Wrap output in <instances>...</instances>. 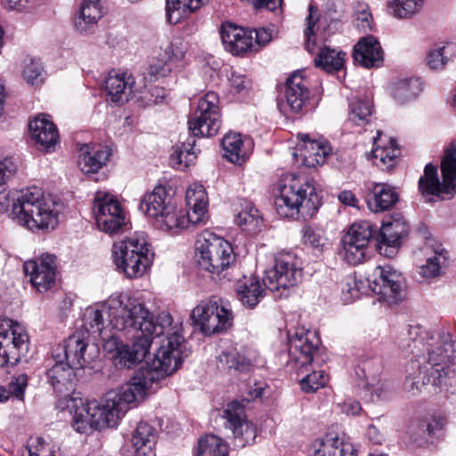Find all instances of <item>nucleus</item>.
I'll return each mask as SVG.
<instances>
[{
	"label": "nucleus",
	"instance_id": "f257e3e1",
	"mask_svg": "<svg viewBox=\"0 0 456 456\" xmlns=\"http://www.w3.org/2000/svg\"><path fill=\"white\" fill-rule=\"evenodd\" d=\"M161 371L154 369L138 371L131 381L122 387L118 392L110 391L101 402H73L75 408L72 426L78 433H86L89 429H102L116 427L118 420L128 410V404L142 398L146 391L159 378Z\"/></svg>",
	"mask_w": 456,
	"mask_h": 456
},
{
	"label": "nucleus",
	"instance_id": "f03ea898",
	"mask_svg": "<svg viewBox=\"0 0 456 456\" xmlns=\"http://www.w3.org/2000/svg\"><path fill=\"white\" fill-rule=\"evenodd\" d=\"M408 333L412 341V345L409 344L411 353L421 352L422 347H427L428 357L423 365L418 362H411L405 389L416 395L428 384L434 387L446 385L456 373V350L451 334L442 331L435 338L420 326H411Z\"/></svg>",
	"mask_w": 456,
	"mask_h": 456
},
{
	"label": "nucleus",
	"instance_id": "7ed1b4c3",
	"mask_svg": "<svg viewBox=\"0 0 456 456\" xmlns=\"http://www.w3.org/2000/svg\"><path fill=\"white\" fill-rule=\"evenodd\" d=\"M135 330L146 332L151 338L166 335L152 362L154 369L161 371L162 375H171L182 365V347L184 338L182 334V322H175L168 312H161L155 318L146 309V314L139 319Z\"/></svg>",
	"mask_w": 456,
	"mask_h": 456
},
{
	"label": "nucleus",
	"instance_id": "20e7f679",
	"mask_svg": "<svg viewBox=\"0 0 456 456\" xmlns=\"http://www.w3.org/2000/svg\"><path fill=\"white\" fill-rule=\"evenodd\" d=\"M278 187L279 195L274 200V205L281 217H312L322 204L314 180L305 175L286 174L279 181Z\"/></svg>",
	"mask_w": 456,
	"mask_h": 456
},
{
	"label": "nucleus",
	"instance_id": "39448f33",
	"mask_svg": "<svg viewBox=\"0 0 456 456\" xmlns=\"http://www.w3.org/2000/svg\"><path fill=\"white\" fill-rule=\"evenodd\" d=\"M10 216L30 231H50L58 224L56 203L38 187L28 188L12 203Z\"/></svg>",
	"mask_w": 456,
	"mask_h": 456
},
{
	"label": "nucleus",
	"instance_id": "423d86ee",
	"mask_svg": "<svg viewBox=\"0 0 456 456\" xmlns=\"http://www.w3.org/2000/svg\"><path fill=\"white\" fill-rule=\"evenodd\" d=\"M113 262L127 278L142 277L152 265L154 252L143 234L134 235L112 247Z\"/></svg>",
	"mask_w": 456,
	"mask_h": 456
},
{
	"label": "nucleus",
	"instance_id": "0eeeda50",
	"mask_svg": "<svg viewBox=\"0 0 456 456\" xmlns=\"http://www.w3.org/2000/svg\"><path fill=\"white\" fill-rule=\"evenodd\" d=\"M140 209L153 218L161 229L176 233L186 226L185 215L173 203L166 187L156 186L142 199Z\"/></svg>",
	"mask_w": 456,
	"mask_h": 456
},
{
	"label": "nucleus",
	"instance_id": "6e6552de",
	"mask_svg": "<svg viewBox=\"0 0 456 456\" xmlns=\"http://www.w3.org/2000/svg\"><path fill=\"white\" fill-rule=\"evenodd\" d=\"M195 256L200 270L217 275L235 259L231 243L209 232L198 238Z\"/></svg>",
	"mask_w": 456,
	"mask_h": 456
},
{
	"label": "nucleus",
	"instance_id": "1a4fd4ad",
	"mask_svg": "<svg viewBox=\"0 0 456 456\" xmlns=\"http://www.w3.org/2000/svg\"><path fill=\"white\" fill-rule=\"evenodd\" d=\"M191 316L208 336L226 331L232 326L234 318L230 303L222 298L202 301L194 307Z\"/></svg>",
	"mask_w": 456,
	"mask_h": 456
},
{
	"label": "nucleus",
	"instance_id": "9d476101",
	"mask_svg": "<svg viewBox=\"0 0 456 456\" xmlns=\"http://www.w3.org/2000/svg\"><path fill=\"white\" fill-rule=\"evenodd\" d=\"M303 270L299 259L293 254H280L275 258L274 266L265 273L264 285L271 291L284 292L296 287L302 280Z\"/></svg>",
	"mask_w": 456,
	"mask_h": 456
},
{
	"label": "nucleus",
	"instance_id": "9b49d317",
	"mask_svg": "<svg viewBox=\"0 0 456 456\" xmlns=\"http://www.w3.org/2000/svg\"><path fill=\"white\" fill-rule=\"evenodd\" d=\"M220 126L219 97L211 91L200 100L196 111L188 120V128L194 137H211L218 133Z\"/></svg>",
	"mask_w": 456,
	"mask_h": 456
},
{
	"label": "nucleus",
	"instance_id": "f8f14e48",
	"mask_svg": "<svg viewBox=\"0 0 456 456\" xmlns=\"http://www.w3.org/2000/svg\"><path fill=\"white\" fill-rule=\"evenodd\" d=\"M403 276L390 265L376 266L369 285L378 296V300L387 305H393L403 298Z\"/></svg>",
	"mask_w": 456,
	"mask_h": 456
},
{
	"label": "nucleus",
	"instance_id": "ddd939ff",
	"mask_svg": "<svg viewBox=\"0 0 456 456\" xmlns=\"http://www.w3.org/2000/svg\"><path fill=\"white\" fill-rule=\"evenodd\" d=\"M94 211L96 224L102 232L112 234L126 224V215L117 198L104 191H97Z\"/></svg>",
	"mask_w": 456,
	"mask_h": 456
},
{
	"label": "nucleus",
	"instance_id": "4468645a",
	"mask_svg": "<svg viewBox=\"0 0 456 456\" xmlns=\"http://www.w3.org/2000/svg\"><path fill=\"white\" fill-rule=\"evenodd\" d=\"M110 316L118 330L134 329L142 314H146L143 304L133 298H126L122 295H112L107 300Z\"/></svg>",
	"mask_w": 456,
	"mask_h": 456
},
{
	"label": "nucleus",
	"instance_id": "2eb2a0df",
	"mask_svg": "<svg viewBox=\"0 0 456 456\" xmlns=\"http://www.w3.org/2000/svg\"><path fill=\"white\" fill-rule=\"evenodd\" d=\"M320 339L315 332L298 329L289 338V362L301 369L310 365L319 348Z\"/></svg>",
	"mask_w": 456,
	"mask_h": 456
},
{
	"label": "nucleus",
	"instance_id": "dca6fc26",
	"mask_svg": "<svg viewBox=\"0 0 456 456\" xmlns=\"http://www.w3.org/2000/svg\"><path fill=\"white\" fill-rule=\"evenodd\" d=\"M409 232V224L401 215L392 216L384 222L380 228L378 227L377 240L379 253L389 258L395 256L408 237Z\"/></svg>",
	"mask_w": 456,
	"mask_h": 456
},
{
	"label": "nucleus",
	"instance_id": "f3484780",
	"mask_svg": "<svg viewBox=\"0 0 456 456\" xmlns=\"http://www.w3.org/2000/svg\"><path fill=\"white\" fill-rule=\"evenodd\" d=\"M223 418L226 419L225 428L232 432L238 446L244 447L255 442L256 428L246 419L245 409L241 403L236 401L228 403L224 410Z\"/></svg>",
	"mask_w": 456,
	"mask_h": 456
},
{
	"label": "nucleus",
	"instance_id": "a211bd4d",
	"mask_svg": "<svg viewBox=\"0 0 456 456\" xmlns=\"http://www.w3.org/2000/svg\"><path fill=\"white\" fill-rule=\"evenodd\" d=\"M23 268L39 292L47 291L55 282L57 265L54 255L45 254L37 260L26 261Z\"/></svg>",
	"mask_w": 456,
	"mask_h": 456
},
{
	"label": "nucleus",
	"instance_id": "6ab92c4d",
	"mask_svg": "<svg viewBox=\"0 0 456 456\" xmlns=\"http://www.w3.org/2000/svg\"><path fill=\"white\" fill-rule=\"evenodd\" d=\"M284 96L288 107L293 113L303 114L314 108L311 105L308 83L299 71L294 72L287 78Z\"/></svg>",
	"mask_w": 456,
	"mask_h": 456
},
{
	"label": "nucleus",
	"instance_id": "aec40b11",
	"mask_svg": "<svg viewBox=\"0 0 456 456\" xmlns=\"http://www.w3.org/2000/svg\"><path fill=\"white\" fill-rule=\"evenodd\" d=\"M28 341L27 333L18 324L0 333V366L17 363L28 349Z\"/></svg>",
	"mask_w": 456,
	"mask_h": 456
},
{
	"label": "nucleus",
	"instance_id": "412c9836",
	"mask_svg": "<svg viewBox=\"0 0 456 456\" xmlns=\"http://www.w3.org/2000/svg\"><path fill=\"white\" fill-rule=\"evenodd\" d=\"M31 137L37 148L43 151H53L59 142L56 126L49 118L41 114L28 124Z\"/></svg>",
	"mask_w": 456,
	"mask_h": 456
},
{
	"label": "nucleus",
	"instance_id": "4be33fe9",
	"mask_svg": "<svg viewBox=\"0 0 456 456\" xmlns=\"http://www.w3.org/2000/svg\"><path fill=\"white\" fill-rule=\"evenodd\" d=\"M89 331L78 330L70 335L61 347L66 362L73 368L82 369L89 362L90 357L86 355L88 347Z\"/></svg>",
	"mask_w": 456,
	"mask_h": 456
},
{
	"label": "nucleus",
	"instance_id": "5701e85b",
	"mask_svg": "<svg viewBox=\"0 0 456 456\" xmlns=\"http://www.w3.org/2000/svg\"><path fill=\"white\" fill-rule=\"evenodd\" d=\"M111 154L112 150L106 145H81L79 147V167L85 174H95L108 163Z\"/></svg>",
	"mask_w": 456,
	"mask_h": 456
},
{
	"label": "nucleus",
	"instance_id": "b1692460",
	"mask_svg": "<svg viewBox=\"0 0 456 456\" xmlns=\"http://www.w3.org/2000/svg\"><path fill=\"white\" fill-rule=\"evenodd\" d=\"M136 334L134 335V341L131 346L121 345L118 348V354L120 358V363L126 368H131L134 364L140 362L149 354L150 347L152 343V338L146 334L132 329Z\"/></svg>",
	"mask_w": 456,
	"mask_h": 456
},
{
	"label": "nucleus",
	"instance_id": "393cba45",
	"mask_svg": "<svg viewBox=\"0 0 456 456\" xmlns=\"http://www.w3.org/2000/svg\"><path fill=\"white\" fill-rule=\"evenodd\" d=\"M354 59L365 68H378L383 64L384 53L380 43L373 36L362 37L354 47Z\"/></svg>",
	"mask_w": 456,
	"mask_h": 456
},
{
	"label": "nucleus",
	"instance_id": "a878e982",
	"mask_svg": "<svg viewBox=\"0 0 456 456\" xmlns=\"http://www.w3.org/2000/svg\"><path fill=\"white\" fill-rule=\"evenodd\" d=\"M399 200V194L387 183H374L366 195V202L374 213L391 209Z\"/></svg>",
	"mask_w": 456,
	"mask_h": 456
},
{
	"label": "nucleus",
	"instance_id": "bb28decb",
	"mask_svg": "<svg viewBox=\"0 0 456 456\" xmlns=\"http://www.w3.org/2000/svg\"><path fill=\"white\" fill-rule=\"evenodd\" d=\"M186 202L190 208L186 218L188 222L198 224L204 221L208 208V194L202 184L193 183L191 185L185 195Z\"/></svg>",
	"mask_w": 456,
	"mask_h": 456
},
{
	"label": "nucleus",
	"instance_id": "cd10ccee",
	"mask_svg": "<svg viewBox=\"0 0 456 456\" xmlns=\"http://www.w3.org/2000/svg\"><path fill=\"white\" fill-rule=\"evenodd\" d=\"M443 185V200L452 199L456 194V144L452 142L445 149L441 160Z\"/></svg>",
	"mask_w": 456,
	"mask_h": 456
},
{
	"label": "nucleus",
	"instance_id": "c85d7f7f",
	"mask_svg": "<svg viewBox=\"0 0 456 456\" xmlns=\"http://www.w3.org/2000/svg\"><path fill=\"white\" fill-rule=\"evenodd\" d=\"M103 16L101 0H83L78 12L74 18L76 29L86 34L91 31Z\"/></svg>",
	"mask_w": 456,
	"mask_h": 456
},
{
	"label": "nucleus",
	"instance_id": "c756f323",
	"mask_svg": "<svg viewBox=\"0 0 456 456\" xmlns=\"http://www.w3.org/2000/svg\"><path fill=\"white\" fill-rule=\"evenodd\" d=\"M362 373L364 380L359 384L361 395L369 401H374V397L379 399L381 396V389L374 388L375 384L379 381V373L381 371V362L379 359L366 360L362 362L359 367Z\"/></svg>",
	"mask_w": 456,
	"mask_h": 456
},
{
	"label": "nucleus",
	"instance_id": "7c9ffc66",
	"mask_svg": "<svg viewBox=\"0 0 456 456\" xmlns=\"http://www.w3.org/2000/svg\"><path fill=\"white\" fill-rule=\"evenodd\" d=\"M134 84V77L126 73H110L105 80L104 88L113 102L121 104L127 102Z\"/></svg>",
	"mask_w": 456,
	"mask_h": 456
},
{
	"label": "nucleus",
	"instance_id": "2f4dec72",
	"mask_svg": "<svg viewBox=\"0 0 456 456\" xmlns=\"http://www.w3.org/2000/svg\"><path fill=\"white\" fill-rule=\"evenodd\" d=\"M73 368L66 362L58 360L53 366L46 371L48 382L59 394L69 393L72 390L76 374Z\"/></svg>",
	"mask_w": 456,
	"mask_h": 456
},
{
	"label": "nucleus",
	"instance_id": "473e14b6",
	"mask_svg": "<svg viewBox=\"0 0 456 456\" xmlns=\"http://www.w3.org/2000/svg\"><path fill=\"white\" fill-rule=\"evenodd\" d=\"M236 293L238 299L245 307L253 309L265 296V289L258 278L250 276L238 281Z\"/></svg>",
	"mask_w": 456,
	"mask_h": 456
},
{
	"label": "nucleus",
	"instance_id": "72a5a7b5",
	"mask_svg": "<svg viewBox=\"0 0 456 456\" xmlns=\"http://www.w3.org/2000/svg\"><path fill=\"white\" fill-rule=\"evenodd\" d=\"M207 3L208 0H166L167 20L177 24Z\"/></svg>",
	"mask_w": 456,
	"mask_h": 456
},
{
	"label": "nucleus",
	"instance_id": "f704fd0d",
	"mask_svg": "<svg viewBox=\"0 0 456 456\" xmlns=\"http://www.w3.org/2000/svg\"><path fill=\"white\" fill-rule=\"evenodd\" d=\"M216 366L223 372L247 373L252 369V362L250 359L233 350L220 354L217 356Z\"/></svg>",
	"mask_w": 456,
	"mask_h": 456
},
{
	"label": "nucleus",
	"instance_id": "c9c22d12",
	"mask_svg": "<svg viewBox=\"0 0 456 456\" xmlns=\"http://www.w3.org/2000/svg\"><path fill=\"white\" fill-rule=\"evenodd\" d=\"M314 456H355L349 444H345L338 435L327 434L315 445Z\"/></svg>",
	"mask_w": 456,
	"mask_h": 456
},
{
	"label": "nucleus",
	"instance_id": "e433bc0d",
	"mask_svg": "<svg viewBox=\"0 0 456 456\" xmlns=\"http://www.w3.org/2000/svg\"><path fill=\"white\" fill-rule=\"evenodd\" d=\"M135 456H151L156 443L154 428L146 422H140L132 437Z\"/></svg>",
	"mask_w": 456,
	"mask_h": 456
},
{
	"label": "nucleus",
	"instance_id": "4c0bfd02",
	"mask_svg": "<svg viewBox=\"0 0 456 456\" xmlns=\"http://www.w3.org/2000/svg\"><path fill=\"white\" fill-rule=\"evenodd\" d=\"M243 140L239 133H229L222 140L224 157L231 163L242 165L248 159V153L243 149Z\"/></svg>",
	"mask_w": 456,
	"mask_h": 456
},
{
	"label": "nucleus",
	"instance_id": "58836bf2",
	"mask_svg": "<svg viewBox=\"0 0 456 456\" xmlns=\"http://www.w3.org/2000/svg\"><path fill=\"white\" fill-rule=\"evenodd\" d=\"M301 140L305 142L304 150L301 155L304 156V163L308 167L322 165L329 153L330 148L315 140H310L309 134H299Z\"/></svg>",
	"mask_w": 456,
	"mask_h": 456
},
{
	"label": "nucleus",
	"instance_id": "ea45409f",
	"mask_svg": "<svg viewBox=\"0 0 456 456\" xmlns=\"http://www.w3.org/2000/svg\"><path fill=\"white\" fill-rule=\"evenodd\" d=\"M444 181H439L437 176V168L433 164L426 165L424 175L419 180V189L423 195H434L443 200L442 192L444 191L443 185Z\"/></svg>",
	"mask_w": 456,
	"mask_h": 456
},
{
	"label": "nucleus",
	"instance_id": "a19ab883",
	"mask_svg": "<svg viewBox=\"0 0 456 456\" xmlns=\"http://www.w3.org/2000/svg\"><path fill=\"white\" fill-rule=\"evenodd\" d=\"M345 56L342 51L323 47L314 58V64L327 72L339 71L345 65Z\"/></svg>",
	"mask_w": 456,
	"mask_h": 456
},
{
	"label": "nucleus",
	"instance_id": "79ce46f5",
	"mask_svg": "<svg viewBox=\"0 0 456 456\" xmlns=\"http://www.w3.org/2000/svg\"><path fill=\"white\" fill-rule=\"evenodd\" d=\"M378 226L368 220H361L351 224L346 233L343 236L353 241L369 246L373 239H377Z\"/></svg>",
	"mask_w": 456,
	"mask_h": 456
},
{
	"label": "nucleus",
	"instance_id": "37998d69",
	"mask_svg": "<svg viewBox=\"0 0 456 456\" xmlns=\"http://www.w3.org/2000/svg\"><path fill=\"white\" fill-rule=\"evenodd\" d=\"M195 456H229V446L219 436L207 435L200 438Z\"/></svg>",
	"mask_w": 456,
	"mask_h": 456
},
{
	"label": "nucleus",
	"instance_id": "c03bdc74",
	"mask_svg": "<svg viewBox=\"0 0 456 456\" xmlns=\"http://www.w3.org/2000/svg\"><path fill=\"white\" fill-rule=\"evenodd\" d=\"M372 109L369 100L353 98L349 103L348 120L356 126H364L370 120Z\"/></svg>",
	"mask_w": 456,
	"mask_h": 456
},
{
	"label": "nucleus",
	"instance_id": "a18cd8bd",
	"mask_svg": "<svg viewBox=\"0 0 456 456\" xmlns=\"http://www.w3.org/2000/svg\"><path fill=\"white\" fill-rule=\"evenodd\" d=\"M235 223L250 234H255L260 230L263 218L258 209L248 204L235 216Z\"/></svg>",
	"mask_w": 456,
	"mask_h": 456
},
{
	"label": "nucleus",
	"instance_id": "49530a36",
	"mask_svg": "<svg viewBox=\"0 0 456 456\" xmlns=\"http://www.w3.org/2000/svg\"><path fill=\"white\" fill-rule=\"evenodd\" d=\"M455 54L456 45L447 43L443 46L430 50L427 54L426 61L430 69H441Z\"/></svg>",
	"mask_w": 456,
	"mask_h": 456
},
{
	"label": "nucleus",
	"instance_id": "de8ad7c7",
	"mask_svg": "<svg viewBox=\"0 0 456 456\" xmlns=\"http://www.w3.org/2000/svg\"><path fill=\"white\" fill-rule=\"evenodd\" d=\"M341 244L340 256L347 264L356 265L364 261L368 246L344 237L341 239Z\"/></svg>",
	"mask_w": 456,
	"mask_h": 456
},
{
	"label": "nucleus",
	"instance_id": "09e8293b",
	"mask_svg": "<svg viewBox=\"0 0 456 456\" xmlns=\"http://www.w3.org/2000/svg\"><path fill=\"white\" fill-rule=\"evenodd\" d=\"M390 142L391 146L388 148H376L373 151V158L379 161L376 162V165L387 172H390L395 167L396 159L400 154V150L395 145V141L391 139Z\"/></svg>",
	"mask_w": 456,
	"mask_h": 456
},
{
	"label": "nucleus",
	"instance_id": "8fccbe9b",
	"mask_svg": "<svg viewBox=\"0 0 456 456\" xmlns=\"http://www.w3.org/2000/svg\"><path fill=\"white\" fill-rule=\"evenodd\" d=\"M420 91L418 78L402 79L395 83L393 95L398 102H404L417 96Z\"/></svg>",
	"mask_w": 456,
	"mask_h": 456
},
{
	"label": "nucleus",
	"instance_id": "3c124183",
	"mask_svg": "<svg viewBox=\"0 0 456 456\" xmlns=\"http://www.w3.org/2000/svg\"><path fill=\"white\" fill-rule=\"evenodd\" d=\"M424 0H393L389 4L393 15L396 18H410L422 7Z\"/></svg>",
	"mask_w": 456,
	"mask_h": 456
},
{
	"label": "nucleus",
	"instance_id": "603ef678",
	"mask_svg": "<svg viewBox=\"0 0 456 456\" xmlns=\"http://www.w3.org/2000/svg\"><path fill=\"white\" fill-rule=\"evenodd\" d=\"M447 257L444 249L436 250L433 256L427 259V263L419 266V273L424 278H434L441 273L442 266L446 265Z\"/></svg>",
	"mask_w": 456,
	"mask_h": 456
},
{
	"label": "nucleus",
	"instance_id": "864d4df0",
	"mask_svg": "<svg viewBox=\"0 0 456 456\" xmlns=\"http://www.w3.org/2000/svg\"><path fill=\"white\" fill-rule=\"evenodd\" d=\"M248 30L249 28H243L231 23L222 24L220 34L225 50L228 49V45H234L245 37Z\"/></svg>",
	"mask_w": 456,
	"mask_h": 456
},
{
	"label": "nucleus",
	"instance_id": "5fc2aeb1",
	"mask_svg": "<svg viewBox=\"0 0 456 456\" xmlns=\"http://www.w3.org/2000/svg\"><path fill=\"white\" fill-rule=\"evenodd\" d=\"M326 376L323 370H314L304 377L301 381V388L306 393H314L326 385Z\"/></svg>",
	"mask_w": 456,
	"mask_h": 456
},
{
	"label": "nucleus",
	"instance_id": "6e6d98bb",
	"mask_svg": "<svg viewBox=\"0 0 456 456\" xmlns=\"http://www.w3.org/2000/svg\"><path fill=\"white\" fill-rule=\"evenodd\" d=\"M302 241L305 245H309L317 249H322L324 239L319 229L310 225H305L302 230Z\"/></svg>",
	"mask_w": 456,
	"mask_h": 456
},
{
	"label": "nucleus",
	"instance_id": "4d7b16f0",
	"mask_svg": "<svg viewBox=\"0 0 456 456\" xmlns=\"http://www.w3.org/2000/svg\"><path fill=\"white\" fill-rule=\"evenodd\" d=\"M255 47L256 45L253 43L252 32L248 30L245 37L235 42L234 45H228L226 51L233 55H240L247 53H256Z\"/></svg>",
	"mask_w": 456,
	"mask_h": 456
},
{
	"label": "nucleus",
	"instance_id": "13d9d810",
	"mask_svg": "<svg viewBox=\"0 0 456 456\" xmlns=\"http://www.w3.org/2000/svg\"><path fill=\"white\" fill-rule=\"evenodd\" d=\"M308 10H309V14L306 18L307 27L304 32L305 37V47L309 53H312L314 49V45H315L314 28L316 26V22H317L318 19H314L313 14L316 12V9L314 5H309Z\"/></svg>",
	"mask_w": 456,
	"mask_h": 456
},
{
	"label": "nucleus",
	"instance_id": "bf43d9fd",
	"mask_svg": "<svg viewBox=\"0 0 456 456\" xmlns=\"http://www.w3.org/2000/svg\"><path fill=\"white\" fill-rule=\"evenodd\" d=\"M42 72L43 68L41 63L38 61L31 59L29 62L25 64L23 77L29 84H38L43 80Z\"/></svg>",
	"mask_w": 456,
	"mask_h": 456
},
{
	"label": "nucleus",
	"instance_id": "052dcab7",
	"mask_svg": "<svg viewBox=\"0 0 456 456\" xmlns=\"http://www.w3.org/2000/svg\"><path fill=\"white\" fill-rule=\"evenodd\" d=\"M28 387V376L24 373L19 374L15 377L8 385V391L10 395L22 400L24 398V393Z\"/></svg>",
	"mask_w": 456,
	"mask_h": 456
},
{
	"label": "nucleus",
	"instance_id": "680f3d73",
	"mask_svg": "<svg viewBox=\"0 0 456 456\" xmlns=\"http://www.w3.org/2000/svg\"><path fill=\"white\" fill-rule=\"evenodd\" d=\"M28 456H55L49 444L43 438L31 439L28 444Z\"/></svg>",
	"mask_w": 456,
	"mask_h": 456
},
{
	"label": "nucleus",
	"instance_id": "e2e57ef3",
	"mask_svg": "<svg viewBox=\"0 0 456 456\" xmlns=\"http://www.w3.org/2000/svg\"><path fill=\"white\" fill-rule=\"evenodd\" d=\"M103 315L101 310L92 309L87 311L86 315V325H89V328L93 332L101 333L103 329Z\"/></svg>",
	"mask_w": 456,
	"mask_h": 456
},
{
	"label": "nucleus",
	"instance_id": "0e129e2a",
	"mask_svg": "<svg viewBox=\"0 0 456 456\" xmlns=\"http://www.w3.org/2000/svg\"><path fill=\"white\" fill-rule=\"evenodd\" d=\"M355 16L358 21L357 27L362 28L363 30L371 29L372 16L367 4H359L355 9Z\"/></svg>",
	"mask_w": 456,
	"mask_h": 456
},
{
	"label": "nucleus",
	"instance_id": "69168bd1",
	"mask_svg": "<svg viewBox=\"0 0 456 456\" xmlns=\"http://www.w3.org/2000/svg\"><path fill=\"white\" fill-rule=\"evenodd\" d=\"M253 37V43L256 45V53L259 52L272 40V33L265 28L250 29Z\"/></svg>",
	"mask_w": 456,
	"mask_h": 456
},
{
	"label": "nucleus",
	"instance_id": "338daca9",
	"mask_svg": "<svg viewBox=\"0 0 456 456\" xmlns=\"http://www.w3.org/2000/svg\"><path fill=\"white\" fill-rule=\"evenodd\" d=\"M17 166L11 159L0 160V186L6 183L16 173Z\"/></svg>",
	"mask_w": 456,
	"mask_h": 456
},
{
	"label": "nucleus",
	"instance_id": "774afa93",
	"mask_svg": "<svg viewBox=\"0 0 456 456\" xmlns=\"http://www.w3.org/2000/svg\"><path fill=\"white\" fill-rule=\"evenodd\" d=\"M166 97V90L160 86H151L144 98L147 101V104H158L164 100Z\"/></svg>",
	"mask_w": 456,
	"mask_h": 456
}]
</instances>
